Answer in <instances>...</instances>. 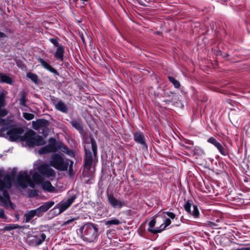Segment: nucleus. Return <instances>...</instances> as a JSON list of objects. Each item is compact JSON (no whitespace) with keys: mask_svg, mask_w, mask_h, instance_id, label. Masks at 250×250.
<instances>
[{"mask_svg":"<svg viewBox=\"0 0 250 250\" xmlns=\"http://www.w3.org/2000/svg\"><path fill=\"white\" fill-rule=\"evenodd\" d=\"M30 174L27 171H20L17 178L18 185L22 188H25L29 186L30 188H34L36 184H41L42 189L44 191L53 192L55 191V188L52 186L51 182L48 181H43L42 176L37 173L32 175L33 181L31 179Z\"/></svg>","mask_w":250,"mask_h":250,"instance_id":"nucleus-1","label":"nucleus"},{"mask_svg":"<svg viewBox=\"0 0 250 250\" xmlns=\"http://www.w3.org/2000/svg\"><path fill=\"white\" fill-rule=\"evenodd\" d=\"M3 172L0 170V205L7 207L11 204L8 190L11 187L13 178L10 174H6L2 179Z\"/></svg>","mask_w":250,"mask_h":250,"instance_id":"nucleus-2","label":"nucleus"},{"mask_svg":"<svg viewBox=\"0 0 250 250\" xmlns=\"http://www.w3.org/2000/svg\"><path fill=\"white\" fill-rule=\"evenodd\" d=\"M91 144L84 146L85 158L84 160V170H89L93 162L97 161V146L94 138H90Z\"/></svg>","mask_w":250,"mask_h":250,"instance_id":"nucleus-3","label":"nucleus"},{"mask_svg":"<svg viewBox=\"0 0 250 250\" xmlns=\"http://www.w3.org/2000/svg\"><path fill=\"white\" fill-rule=\"evenodd\" d=\"M73 161L69 159H64L60 155L54 153L51 157L49 166H52L60 171H66L68 168L70 173L73 170Z\"/></svg>","mask_w":250,"mask_h":250,"instance_id":"nucleus-4","label":"nucleus"},{"mask_svg":"<svg viewBox=\"0 0 250 250\" xmlns=\"http://www.w3.org/2000/svg\"><path fill=\"white\" fill-rule=\"evenodd\" d=\"M13 123V121L11 120L0 119V131L3 133L7 131L6 133L11 140L15 141L20 138L21 132V129L15 127Z\"/></svg>","mask_w":250,"mask_h":250,"instance_id":"nucleus-5","label":"nucleus"},{"mask_svg":"<svg viewBox=\"0 0 250 250\" xmlns=\"http://www.w3.org/2000/svg\"><path fill=\"white\" fill-rule=\"evenodd\" d=\"M80 230L84 239L87 242H92L97 237L98 228L93 224H85L81 228Z\"/></svg>","mask_w":250,"mask_h":250,"instance_id":"nucleus-6","label":"nucleus"},{"mask_svg":"<svg viewBox=\"0 0 250 250\" xmlns=\"http://www.w3.org/2000/svg\"><path fill=\"white\" fill-rule=\"evenodd\" d=\"M24 140L26 144L30 147L43 145L45 143L42 136L37 135L32 130L27 132L24 134Z\"/></svg>","mask_w":250,"mask_h":250,"instance_id":"nucleus-7","label":"nucleus"},{"mask_svg":"<svg viewBox=\"0 0 250 250\" xmlns=\"http://www.w3.org/2000/svg\"><path fill=\"white\" fill-rule=\"evenodd\" d=\"M156 224V220L155 219H152L148 223V228L147 230L153 234H156L161 232L162 231L164 230L167 226L171 224V220L169 218H165L164 219V222L162 223L159 227L154 229Z\"/></svg>","mask_w":250,"mask_h":250,"instance_id":"nucleus-8","label":"nucleus"},{"mask_svg":"<svg viewBox=\"0 0 250 250\" xmlns=\"http://www.w3.org/2000/svg\"><path fill=\"white\" fill-rule=\"evenodd\" d=\"M39 172L42 175L48 178H54L56 176L55 171L47 164H43L38 167Z\"/></svg>","mask_w":250,"mask_h":250,"instance_id":"nucleus-9","label":"nucleus"},{"mask_svg":"<svg viewBox=\"0 0 250 250\" xmlns=\"http://www.w3.org/2000/svg\"><path fill=\"white\" fill-rule=\"evenodd\" d=\"M33 128L36 130H42V133L45 136L47 135V133L46 132L47 130V126L49 125L48 121L45 119H38L36 121H32V122Z\"/></svg>","mask_w":250,"mask_h":250,"instance_id":"nucleus-10","label":"nucleus"},{"mask_svg":"<svg viewBox=\"0 0 250 250\" xmlns=\"http://www.w3.org/2000/svg\"><path fill=\"white\" fill-rule=\"evenodd\" d=\"M107 200L112 207L114 208L121 209L126 206V202L121 198L117 199L113 195L107 196Z\"/></svg>","mask_w":250,"mask_h":250,"instance_id":"nucleus-11","label":"nucleus"},{"mask_svg":"<svg viewBox=\"0 0 250 250\" xmlns=\"http://www.w3.org/2000/svg\"><path fill=\"white\" fill-rule=\"evenodd\" d=\"M57 142L55 139L51 138L49 140V144L41 148L39 153L40 154H46L57 151Z\"/></svg>","mask_w":250,"mask_h":250,"instance_id":"nucleus-12","label":"nucleus"},{"mask_svg":"<svg viewBox=\"0 0 250 250\" xmlns=\"http://www.w3.org/2000/svg\"><path fill=\"white\" fill-rule=\"evenodd\" d=\"M46 239V235L42 232H39L28 237V242L30 245L37 246L40 245Z\"/></svg>","mask_w":250,"mask_h":250,"instance_id":"nucleus-13","label":"nucleus"},{"mask_svg":"<svg viewBox=\"0 0 250 250\" xmlns=\"http://www.w3.org/2000/svg\"><path fill=\"white\" fill-rule=\"evenodd\" d=\"M54 205V202L48 201L44 203L42 206L37 208L35 209H32L35 216L41 217L43 213L47 211L50 208H51Z\"/></svg>","mask_w":250,"mask_h":250,"instance_id":"nucleus-14","label":"nucleus"},{"mask_svg":"<svg viewBox=\"0 0 250 250\" xmlns=\"http://www.w3.org/2000/svg\"><path fill=\"white\" fill-rule=\"evenodd\" d=\"M76 198V197L75 196H72L69 198H68L65 202L62 201L60 202L59 204L55 206V208H54V209L58 208L59 209L58 214H60L63 212L71 205V204L75 200Z\"/></svg>","mask_w":250,"mask_h":250,"instance_id":"nucleus-15","label":"nucleus"},{"mask_svg":"<svg viewBox=\"0 0 250 250\" xmlns=\"http://www.w3.org/2000/svg\"><path fill=\"white\" fill-rule=\"evenodd\" d=\"M134 140L136 143L141 145L143 149H147V145L146 143L145 137L143 133L141 132H135L134 134Z\"/></svg>","mask_w":250,"mask_h":250,"instance_id":"nucleus-16","label":"nucleus"},{"mask_svg":"<svg viewBox=\"0 0 250 250\" xmlns=\"http://www.w3.org/2000/svg\"><path fill=\"white\" fill-rule=\"evenodd\" d=\"M38 61L40 62L42 66L46 70L49 71L50 72L56 75H59V74L57 71L51 66L48 62L43 60L42 59L39 58L38 59Z\"/></svg>","mask_w":250,"mask_h":250,"instance_id":"nucleus-17","label":"nucleus"},{"mask_svg":"<svg viewBox=\"0 0 250 250\" xmlns=\"http://www.w3.org/2000/svg\"><path fill=\"white\" fill-rule=\"evenodd\" d=\"M57 150H60L63 153L67 154L69 156L71 157H73L74 156V153L71 150L68 149L67 147L63 145V144L60 143H57Z\"/></svg>","mask_w":250,"mask_h":250,"instance_id":"nucleus-18","label":"nucleus"},{"mask_svg":"<svg viewBox=\"0 0 250 250\" xmlns=\"http://www.w3.org/2000/svg\"><path fill=\"white\" fill-rule=\"evenodd\" d=\"M64 52V47L62 45L58 46L57 50L55 53V57L58 60L62 62L63 61V54Z\"/></svg>","mask_w":250,"mask_h":250,"instance_id":"nucleus-19","label":"nucleus"},{"mask_svg":"<svg viewBox=\"0 0 250 250\" xmlns=\"http://www.w3.org/2000/svg\"><path fill=\"white\" fill-rule=\"evenodd\" d=\"M56 109L62 113H67L68 111V108L66 105L62 101H60L55 104Z\"/></svg>","mask_w":250,"mask_h":250,"instance_id":"nucleus-20","label":"nucleus"},{"mask_svg":"<svg viewBox=\"0 0 250 250\" xmlns=\"http://www.w3.org/2000/svg\"><path fill=\"white\" fill-rule=\"evenodd\" d=\"M4 96L3 93L0 94V119L1 117L6 116L7 112L5 109H2L1 107L4 105Z\"/></svg>","mask_w":250,"mask_h":250,"instance_id":"nucleus-21","label":"nucleus"},{"mask_svg":"<svg viewBox=\"0 0 250 250\" xmlns=\"http://www.w3.org/2000/svg\"><path fill=\"white\" fill-rule=\"evenodd\" d=\"M12 79L7 75L0 73V83H6L11 84L12 83Z\"/></svg>","mask_w":250,"mask_h":250,"instance_id":"nucleus-22","label":"nucleus"},{"mask_svg":"<svg viewBox=\"0 0 250 250\" xmlns=\"http://www.w3.org/2000/svg\"><path fill=\"white\" fill-rule=\"evenodd\" d=\"M35 215L32 210L27 211L24 215V219L23 222L26 223L29 222L34 217Z\"/></svg>","mask_w":250,"mask_h":250,"instance_id":"nucleus-23","label":"nucleus"},{"mask_svg":"<svg viewBox=\"0 0 250 250\" xmlns=\"http://www.w3.org/2000/svg\"><path fill=\"white\" fill-rule=\"evenodd\" d=\"M121 224V222L118 219L114 218L110 220L106 221L104 222L106 226H110L112 225H118Z\"/></svg>","mask_w":250,"mask_h":250,"instance_id":"nucleus-24","label":"nucleus"},{"mask_svg":"<svg viewBox=\"0 0 250 250\" xmlns=\"http://www.w3.org/2000/svg\"><path fill=\"white\" fill-rule=\"evenodd\" d=\"M20 228L18 224H9L5 225L3 228L4 231H9L15 229Z\"/></svg>","mask_w":250,"mask_h":250,"instance_id":"nucleus-25","label":"nucleus"},{"mask_svg":"<svg viewBox=\"0 0 250 250\" xmlns=\"http://www.w3.org/2000/svg\"><path fill=\"white\" fill-rule=\"evenodd\" d=\"M72 126L78 130H83V126L79 121L74 120L71 122Z\"/></svg>","mask_w":250,"mask_h":250,"instance_id":"nucleus-26","label":"nucleus"},{"mask_svg":"<svg viewBox=\"0 0 250 250\" xmlns=\"http://www.w3.org/2000/svg\"><path fill=\"white\" fill-rule=\"evenodd\" d=\"M207 142L213 146H214L217 148H219L222 145L218 142L215 138L214 137H211L208 138L207 140Z\"/></svg>","mask_w":250,"mask_h":250,"instance_id":"nucleus-27","label":"nucleus"},{"mask_svg":"<svg viewBox=\"0 0 250 250\" xmlns=\"http://www.w3.org/2000/svg\"><path fill=\"white\" fill-rule=\"evenodd\" d=\"M189 213L192 215L195 218H198L199 216V211L197 207L195 205H193V210H191L190 213Z\"/></svg>","mask_w":250,"mask_h":250,"instance_id":"nucleus-28","label":"nucleus"},{"mask_svg":"<svg viewBox=\"0 0 250 250\" xmlns=\"http://www.w3.org/2000/svg\"><path fill=\"white\" fill-rule=\"evenodd\" d=\"M27 77L30 78L35 83H38V77L35 74L28 73L27 74Z\"/></svg>","mask_w":250,"mask_h":250,"instance_id":"nucleus-29","label":"nucleus"},{"mask_svg":"<svg viewBox=\"0 0 250 250\" xmlns=\"http://www.w3.org/2000/svg\"><path fill=\"white\" fill-rule=\"evenodd\" d=\"M193 153L194 155H202L204 153V150L199 146H195L192 150Z\"/></svg>","mask_w":250,"mask_h":250,"instance_id":"nucleus-30","label":"nucleus"},{"mask_svg":"<svg viewBox=\"0 0 250 250\" xmlns=\"http://www.w3.org/2000/svg\"><path fill=\"white\" fill-rule=\"evenodd\" d=\"M168 79L169 81L173 83L175 87L179 88L180 87V84L179 82L177 80H176L174 78L171 76H168Z\"/></svg>","mask_w":250,"mask_h":250,"instance_id":"nucleus-31","label":"nucleus"},{"mask_svg":"<svg viewBox=\"0 0 250 250\" xmlns=\"http://www.w3.org/2000/svg\"><path fill=\"white\" fill-rule=\"evenodd\" d=\"M26 93L25 92H23L20 99V104L21 106H26Z\"/></svg>","mask_w":250,"mask_h":250,"instance_id":"nucleus-32","label":"nucleus"},{"mask_svg":"<svg viewBox=\"0 0 250 250\" xmlns=\"http://www.w3.org/2000/svg\"><path fill=\"white\" fill-rule=\"evenodd\" d=\"M23 117L26 119L27 120H31L34 118V115L32 113H23Z\"/></svg>","mask_w":250,"mask_h":250,"instance_id":"nucleus-33","label":"nucleus"},{"mask_svg":"<svg viewBox=\"0 0 250 250\" xmlns=\"http://www.w3.org/2000/svg\"><path fill=\"white\" fill-rule=\"evenodd\" d=\"M219 152L224 156H226L227 155V152L226 149L224 148L222 145H221L219 148H217Z\"/></svg>","mask_w":250,"mask_h":250,"instance_id":"nucleus-34","label":"nucleus"},{"mask_svg":"<svg viewBox=\"0 0 250 250\" xmlns=\"http://www.w3.org/2000/svg\"><path fill=\"white\" fill-rule=\"evenodd\" d=\"M184 208L185 210L188 212V213H190L191 211V204L189 203V202H187Z\"/></svg>","mask_w":250,"mask_h":250,"instance_id":"nucleus-35","label":"nucleus"},{"mask_svg":"<svg viewBox=\"0 0 250 250\" xmlns=\"http://www.w3.org/2000/svg\"><path fill=\"white\" fill-rule=\"evenodd\" d=\"M78 218H71L67 220V221H65L63 223V226H65L69 224L73 223L74 221L77 220Z\"/></svg>","mask_w":250,"mask_h":250,"instance_id":"nucleus-36","label":"nucleus"},{"mask_svg":"<svg viewBox=\"0 0 250 250\" xmlns=\"http://www.w3.org/2000/svg\"><path fill=\"white\" fill-rule=\"evenodd\" d=\"M49 41L56 46L60 45L59 42L56 39L50 38L49 39Z\"/></svg>","mask_w":250,"mask_h":250,"instance_id":"nucleus-37","label":"nucleus"},{"mask_svg":"<svg viewBox=\"0 0 250 250\" xmlns=\"http://www.w3.org/2000/svg\"><path fill=\"white\" fill-rule=\"evenodd\" d=\"M164 213L167 214L171 219H174L175 217V214L171 212L167 211L165 212Z\"/></svg>","mask_w":250,"mask_h":250,"instance_id":"nucleus-38","label":"nucleus"},{"mask_svg":"<svg viewBox=\"0 0 250 250\" xmlns=\"http://www.w3.org/2000/svg\"><path fill=\"white\" fill-rule=\"evenodd\" d=\"M36 194H37V193H36L35 190H30V191L29 192V196H34L36 195Z\"/></svg>","mask_w":250,"mask_h":250,"instance_id":"nucleus-39","label":"nucleus"},{"mask_svg":"<svg viewBox=\"0 0 250 250\" xmlns=\"http://www.w3.org/2000/svg\"><path fill=\"white\" fill-rule=\"evenodd\" d=\"M4 211L2 209L0 210V218H3L4 217Z\"/></svg>","mask_w":250,"mask_h":250,"instance_id":"nucleus-40","label":"nucleus"},{"mask_svg":"<svg viewBox=\"0 0 250 250\" xmlns=\"http://www.w3.org/2000/svg\"><path fill=\"white\" fill-rule=\"evenodd\" d=\"M6 37V35L3 32L0 31V38H4Z\"/></svg>","mask_w":250,"mask_h":250,"instance_id":"nucleus-41","label":"nucleus"},{"mask_svg":"<svg viewBox=\"0 0 250 250\" xmlns=\"http://www.w3.org/2000/svg\"><path fill=\"white\" fill-rule=\"evenodd\" d=\"M156 34H158V35H161V34H162V33H161V32H159V31H158V32H156Z\"/></svg>","mask_w":250,"mask_h":250,"instance_id":"nucleus-42","label":"nucleus"},{"mask_svg":"<svg viewBox=\"0 0 250 250\" xmlns=\"http://www.w3.org/2000/svg\"><path fill=\"white\" fill-rule=\"evenodd\" d=\"M246 250H250V247L245 248Z\"/></svg>","mask_w":250,"mask_h":250,"instance_id":"nucleus-43","label":"nucleus"}]
</instances>
